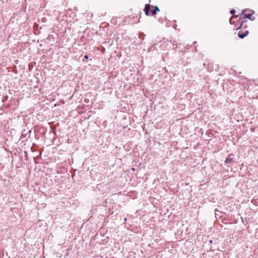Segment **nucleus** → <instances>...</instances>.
Returning <instances> with one entry per match:
<instances>
[{"label":"nucleus","mask_w":258,"mask_h":258,"mask_svg":"<svg viewBox=\"0 0 258 258\" xmlns=\"http://www.w3.org/2000/svg\"><path fill=\"white\" fill-rule=\"evenodd\" d=\"M151 7V6L150 4H146L145 5L144 11H145V13L146 16H149L150 10Z\"/></svg>","instance_id":"f03ea898"},{"label":"nucleus","mask_w":258,"mask_h":258,"mask_svg":"<svg viewBox=\"0 0 258 258\" xmlns=\"http://www.w3.org/2000/svg\"><path fill=\"white\" fill-rule=\"evenodd\" d=\"M246 9L243 10L242 11V14H244L246 11Z\"/></svg>","instance_id":"1a4fd4ad"},{"label":"nucleus","mask_w":258,"mask_h":258,"mask_svg":"<svg viewBox=\"0 0 258 258\" xmlns=\"http://www.w3.org/2000/svg\"><path fill=\"white\" fill-rule=\"evenodd\" d=\"M26 130H23V132H22V134L21 135V138H25L26 137Z\"/></svg>","instance_id":"423d86ee"},{"label":"nucleus","mask_w":258,"mask_h":258,"mask_svg":"<svg viewBox=\"0 0 258 258\" xmlns=\"http://www.w3.org/2000/svg\"><path fill=\"white\" fill-rule=\"evenodd\" d=\"M252 13L244 14V15L246 18H247L250 20L251 21H253L254 20H255V17H252V15L254 14V12L253 11H252Z\"/></svg>","instance_id":"20e7f679"},{"label":"nucleus","mask_w":258,"mask_h":258,"mask_svg":"<svg viewBox=\"0 0 258 258\" xmlns=\"http://www.w3.org/2000/svg\"><path fill=\"white\" fill-rule=\"evenodd\" d=\"M209 242H210V243H212V242H213V240H210V241H209Z\"/></svg>","instance_id":"9b49d317"},{"label":"nucleus","mask_w":258,"mask_h":258,"mask_svg":"<svg viewBox=\"0 0 258 258\" xmlns=\"http://www.w3.org/2000/svg\"><path fill=\"white\" fill-rule=\"evenodd\" d=\"M31 133V131H29L28 132V133H29L30 134V133Z\"/></svg>","instance_id":"f8f14e48"},{"label":"nucleus","mask_w":258,"mask_h":258,"mask_svg":"<svg viewBox=\"0 0 258 258\" xmlns=\"http://www.w3.org/2000/svg\"><path fill=\"white\" fill-rule=\"evenodd\" d=\"M88 59V55H85L84 57V59H83V61H85L86 60Z\"/></svg>","instance_id":"0eeeda50"},{"label":"nucleus","mask_w":258,"mask_h":258,"mask_svg":"<svg viewBox=\"0 0 258 258\" xmlns=\"http://www.w3.org/2000/svg\"><path fill=\"white\" fill-rule=\"evenodd\" d=\"M235 12H236V11H235V10H234V9H232V10H231L230 11V13L231 14H232V15L234 14L235 13Z\"/></svg>","instance_id":"6e6552de"},{"label":"nucleus","mask_w":258,"mask_h":258,"mask_svg":"<svg viewBox=\"0 0 258 258\" xmlns=\"http://www.w3.org/2000/svg\"><path fill=\"white\" fill-rule=\"evenodd\" d=\"M248 33H249V32L248 30L245 31L243 33L239 32L238 33V36H239V38L243 39L245 36H246Z\"/></svg>","instance_id":"7ed1b4c3"},{"label":"nucleus","mask_w":258,"mask_h":258,"mask_svg":"<svg viewBox=\"0 0 258 258\" xmlns=\"http://www.w3.org/2000/svg\"><path fill=\"white\" fill-rule=\"evenodd\" d=\"M234 155L232 154H231L229 155L228 157L226 159L225 161V164H228L229 163H232L234 162V160L233 159Z\"/></svg>","instance_id":"f257e3e1"},{"label":"nucleus","mask_w":258,"mask_h":258,"mask_svg":"<svg viewBox=\"0 0 258 258\" xmlns=\"http://www.w3.org/2000/svg\"><path fill=\"white\" fill-rule=\"evenodd\" d=\"M242 24H241V25H240V26H239V27L237 29V30H238V29H240V28H241V26H242Z\"/></svg>","instance_id":"9d476101"},{"label":"nucleus","mask_w":258,"mask_h":258,"mask_svg":"<svg viewBox=\"0 0 258 258\" xmlns=\"http://www.w3.org/2000/svg\"><path fill=\"white\" fill-rule=\"evenodd\" d=\"M160 11V9L159 8L157 7V6H156L154 9L152 10L151 12H152V15L153 16H155L158 12H159Z\"/></svg>","instance_id":"39448f33"}]
</instances>
